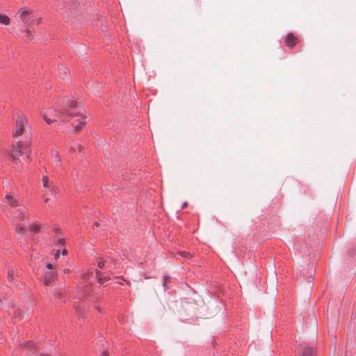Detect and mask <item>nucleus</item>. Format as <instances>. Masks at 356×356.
I'll return each mask as SVG.
<instances>
[{
  "label": "nucleus",
  "instance_id": "obj_1",
  "mask_svg": "<svg viewBox=\"0 0 356 356\" xmlns=\"http://www.w3.org/2000/svg\"><path fill=\"white\" fill-rule=\"evenodd\" d=\"M76 105V103L73 98H65L57 103L55 108L47 109L43 115V118L47 124L65 121L69 116V111H72Z\"/></svg>",
  "mask_w": 356,
  "mask_h": 356
},
{
  "label": "nucleus",
  "instance_id": "obj_2",
  "mask_svg": "<svg viewBox=\"0 0 356 356\" xmlns=\"http://www.w3.org/2000/svg\"><path fill=\"white\" fill-rule=\"evenodd\" d=\"M17 216L13 219V223L15 226V232L23 234L27 224V210L24 207H19L16 209Z\"/></svg>",
  "mask_w": 356,
  "mask_h": 356
},
{
  "label": "nucleus",
  "instance_id": "obj_3",
  "mask_svg": "<svg viewBox=\"0 0 356 356\" xmlns=\"http://www.w3.org/2000/svg\"><path fill=\"white\" fill-rule=\"evenodd\" d=\"M23 153H24L26 155V158L29 159L31 155V149L27 143L18 142L16 144V147L10 154V158L13 162L17 163L20 162L19 157Z\"/></svg>",
  "mask_w": 356,
  "mask_h": 356
},
{
  "label": "nucleus",
  "instance_id": "obj_4",
  "mask_svg": "<svg viewBox=\"0 0 356 356\" xmlns=\"http://www.w3.org/2000/svg\"><path fill=\"white\" fill-rule=\"evenodd\" d=\"M42 183L44 188L42 198L44 199V201L47 203L49 201L50 196H54L57 193L58 188L46 176H44L42 177Z\"/></svg>",
  "mask_w": 356,
  "mask_h": 356
},
{
  "label": "nucleus",
  "instance_id": "obj_5",
  "mask_svg": "<svg viewBox=\"0 0 356 356\" xmlns=\"http://www.w3.org/2000/svg\"><path fill=\"white\" fill-rule=\"evenodd\" d=\"M83 110L80 108H76V106L72 111H69L68 115L72 118H77L74 122L77 121L78 124L74 127V131L78 133L81 131L82 127L86 124L85 121L86 116H84Z\"/></svg>",
  "mask_w": 356,
  "mask_h": 356
},
{
  "label": "nucleus",
  "instance_id": "obj_6",
  "mask_svg": "<svg viewBox=\"0 0 356 356\" xmlns=\"http://www.w3.org/2000/svg\"><path fill=\"white\" fill-rule=\"evenodd\" d=\"M31 9L26 7H23L16 13V14L15 15V19L17 22H21L23 24H26L31 19Z\"/></svg>",
  "mask_w": 356,
  "mask_h": 356
},
{
  "label": "nucleus",
  "instance_id": "obj_7",
  "mask_svg": "<svg viewBox=\"0 0 356 356\" xmlns=\"http://www.w3.org/2000/svg\"><path fill=\"white\" fill-rule=\"evenodd\" d=\"M26 124V121L22 116H18L16 119V130L14 134L15 136H19L23 134L24 127Z\"/></svg>",
  "mask_w": 356,
  "mask_h": 356
},
{
  "label": "nucleus",
  "instance_id": "obj_8",
  "mask_svg": "<svg viewBox=\"0 0 356 356\" xmlns=\"http://www.w3.org/2000/svg\"><path fill=\"white\" fill-rule=\"evenodd\" d=\"M298 41V38L293 33H290L286 35L285 44L287 47L291 48L296 44Z\"/></svg>",
  "mask_w": 356,
  "mask_h": 356
},
{
  "label": "nucleus",
  "instance_id": "obj_9",
  "mask_svg": "<svg viewBox=\"0 0 356 356\" xmlns=\"http://www.w3.org/2000/svg\"><path fill=\"white\" fill-rule=\"evenodd\" d=\"M58 74L59 76L64 81H69L70 80V72L68 69L63 66L60 65L58 67Z\"/></svg>",
  "mask_w": 356,
  "mask_h": 356
},
{
  "label": "nucleus",
  "instance_id": "obj_10",
  "mask_svg": "<svg viewBox=\"0 0 356 356\" xmlns=\"http://www.w3.org/2000/svg\"><path fill=\"white\" fill-rule=\"evenodd\" d=\"M51 158L53 159V161L57 165H61V158L59 155V153L58 151L53 149L51 152Z\"/></svg>",
  "mask_w": 356,
  "mask_h": 356
},
{
  "label": "nucleus",
  "instance_id": "obj_11",
  "mask_svg": "<svg viewBox=\"0 0 356 356\" xmlns=\"http://www.w3.org/2000/svg\"><path fill=\"white\" fill-rule=\"evenodd\" d=\"M95 275H96V278L98 280V282L100 284H104L105 282L110 280L109 277H103L102 273L99 270L95 271Z\"/></svg>",
  "mask_w": 356,
  "mask_h": 356
},
{
  "label": "nucleus",
  "instance_id": "obj_12",
  "mask_svg": "<svg viewBox=\"0 0 356 356\" xmlns=\"http://www.w3.org/2000/svg\"><path fill=\"white\" fill-rule=\"evenodd\" d=\"M55 277L56 273H47L44 278L45 285L49 286L51 282L54 280Z\"/></svg>",
  "mask_w": 356,
  "mask_h": 356
},
{
  "label": "nucleus",
  "instance_id": "obj_13",
  "mask_svg": "<svg viewBox=\"0 0 356 356\" xmlns=\"http://www.w3.org/2000/svg\"><path fill=\"white\" fill-rule=\"evenodd\" d=\"M6 200L11 207H18V202L10 194L6 195Z\"/></svg>",
  "mask_w": 356,
  "mask_h": 356
},
{
  "label": "nucleus",
  "instance_id": "obj_14",
  "mask_svg": "<svg viewBox=\"0 0 356 356\" xmlns=\"http://www.w3.org/2000/svg\"><path fill=\"white\" fill-rule=\"evenodd\" d=\"M298 356H314V350L311 348H305L304 350H300L298 353Z\"/></svg>",
  "mask_w": 356,
  "mask_h": 356
},
{
  "label": "nucleus",
  "instance_id": "obj_15",
  "mask_svg": "<svg viewBox=\"0 0 356 356\" xmlns=\"http://www.w3.org/2000/svg\"><path fill=\"white\" fill-rule=\"evenodd\" d=\"M16 270L15 268H10L8 271V280L10 282H13L15 280Z\"/></svg>",
  "mask_w": 356,
  "mask_h": 356
},
{
  "label": "nucleus",
  "instance_id": "obj_16",
  "mask_svg": "<svg viewBox=\"0 0 356 356\" xmlns=\"http://www.w3.org/2000/svg\"><path fill=\"white\" fill-rule=\"evenodd\" d=\"M0 24L8 25L10 24V18L5 15L0 14Z\"/></svg>",
  "mask_w": 356,
  "mask_h": 356
},
{
  "label": "nucleus",
  "instance_id": "obj_17",
  "mask_svg": "<svg viewBox=\"0 0 356 356\" xmlns=\"http://www.w3.org/2000/svg\"><path fill=\"white\" fill-rule=\"evenodd\" d=\"M83 149V147L76 143H74L70 147L71 151L75 152L76 150H78L81 152Z\"/></svg>",
  "mask_w": 356,
  "mask_h": 356
},
{
  "label": "nucleus",
  "instance_id": "obj_18",
  "mask_svg": "<svg viewBox=\"0 0 356 356\" xmlns=\"http://www.w3.org/2000/svg\"><path fill=\"white\" fill-rule=\"evenodd\" d=\"M178 254L186 259H191L193 257L191 254L185 251H180Z\"/></svg>",
  "mask_w": 356,
  "mask_h": 356
},
{
  "label": "nucleus",
  "instance_id": "obj_19",
  "mask_svg": "<svg viewBox=\"0 0 356 356\" xmlns=\"http://www.w3.org/2000/svg\"><path fill=\"white\" fill-rule=\"evenodd\" d=\"M24 348L28 350H32L33 348V343L31 341L25 342Z\"/></svg>",
  "mask_w": 356,
  "mask_h": 356
},
{
  "label": "nucleus",
  "instance_id": "obj_20",
  "mask_svg": "<svg viewBox=\"0 0 356 356\" xmlns=\"http://www.w3.org/2000/svg\"><path fill=\"white\" fill-rule=\"evenodd\" d=\"M29 229H30L31 232H36L39 231V229H40V225H38V224L31 225V226L29 227Z\"/></svg>",
  "mask_w": 356,
  "mask_h": 356
},
{
  "label": "nucleus",
  "instance_id": "obj_21",
  "mask_svg": "<svg viewBox=\"0 0 356 356\" xmlns=\"http://www.w3.org/2000/svg\"><path fill=\"white\" fill-rule=\"evenodd\" d=\"M105 266V261L102 259H100L99 261H97V266L99 268L102 269Z\"/></svg>",
  "mask_w": 356,
  "mask_h": 356
},
{
  "label": "nucleus",
  "instance_id": "obj_22",
  "mask_svg": "<svg viewBox=\"0 0 356 356\" xmlns=\"http://www.w3.org/2000/svg\"><path fill=\"white\" fill-rule=\"evenodd\" d=\"M54 294L56 299H60L63 296V293L59 291H54Z\"/></svg>",
  "mask_w": 356,
  "mask_h": 356
},
{
  "label": "nucleus",
  "instance_id": "obj_23",
  "mask_svg": "<svg viewBox=\"0 0 356 356\" xmlns=\"http://www.w3.org/2000/svg\"><path fill=\"white\" fill-rule=\"evenodd\" d=\"M64 243V238H59L56 240V244H63Z\"/></svg>",
  "mask_w": 356,
  "mask_h": 356
},
{
  "label": "nucleus",
  "instance_id": "obj_24",
  "mask_svg": "<svg viewBox=\"0 0 356 356\" xmlns=\"http://www.w3.org/2000/svg\"><path fill=\"white\" fill-rule=\"evenodd\" d=\"M25 33H26V36L28 38H31V31L29 29H26L25 30Z\"/></svg>",
  "mask_w": 356,
  "mask_h": 356
},
{
  "label": "nucleus",
  "instance_id": "obj_25",
  "mask_svg": "<svg viewBox=\"0 0 356 356\" xmlns=\"http://www.w3.org/2000/svg\"><path fill=\"white\" fill-rule=\"evenodd\" d=\"M166 283H167V277H164L163 281V285L164 287L166 286Z\"/></svg>",
  "mask_w": 356,
  "mask_h": 356
},
{
  "label": "nucleus",
  "instance_id": "obj_26",
  "mask_svg": "<svg viewBox=\"0 0 356 356\" xmlns=\"http://www.w3.org/2000/svg\"><path fill=\"white\" fill-rule=\"evenodd\" d=\"M101 356H108V354L106 351H103L101 354Z\"/></svg>",
  "mask_w": 356,
  "mask_h": 356
},
{
  "label": "nucleus",
  "instance_id": "obj_27",
  "mask_svg": "<svg viewBox=\"0 0 356 356\" xmlns=\"http://www.w3.org/2000/svg\"><path fill=\"white\" fill-rule=\"evenodd\" d=\"M47 268H48L49 269H51L52 268V264L48 263L46 265Z\"/></svg>",
  "mask_w": 356,
  "mask_h": 356
},
{
  "label": "nucleus",
  "instance_id": "obj_28",
  "mask_svg": "<svg viewBox=\"0 0 356 356\" xmlns=\"http://www.w3.org/2000/svg\"><path fill=\"white\" fill-rule=\"evenodd\" d=\"M60 252L59 250H58L55 254V259H57L59 257Z\"/></svg>",
  "mask_w": 356,
  "mask_h": 356
},
{
  "label": "nucleus",
  "instance_id": "obj_29",
  "mask_svg": "<svg viewBox=\"0 0 356 356\" xmlns=\"http://www.w3.org/2000/svg\"><path fill=\"white\" fill-rule=\"evenodd\" d=\"M63 273H70V270H69V269H67V268L64 269V270H63Z\"/></svg>",
  "mask_w": 356,
  "mask_h": 356
},
{
  "label": "nucleus",
  "instance_id": "obj_30",
  "mask_svg": "<svg viewBox=\"0 0 356 356\" xmlns=\"http://www.w3.org/2000/svg\"><path fill=\"white\" fill-rule=\"evenodd\" d=\"M67 252L66 249H63V252H62V254H63V255H65V254H67Z\"/></svg>",
  "mask_w": 356,
  "mask_h": 356
},
{
  "label": "nucleus",
  "instance_id": "obj_31",
  "mask_svg": "<svg viewBox=\"0 0 356 356\" xmlns=\"http://www.w3.org/2000/svg\"><path fill=\"white\" fill-rule=\"evenodd\" d=\"M54 231H55V232H56V233H58V232H60V229H59V228H58V227H56V228L54 229Z\"/></svg>",
  "mask_w": 356,
  "mask_h": 356
},
{
  "label": "nucleus",
  "instance_id": "obj_32",
  "mask_svg": "<svg viewBox=\"0 0 356 356\" xmlns=\"http://www.w3.org/2000/svg\"><path fill=\"white\" fill-rule=\"evenodd\" d=\"M40 22H41V18H38V19H37V23H38V24H40Z\"/></svg>",
  "mask_w": 356,
  "mask_h": 356
},
{
  "label": "nucleus",
  "instance_id": "obj_33",
  "mask_svg": "<svg viewBox=\"0 0 356 356\" xmlns=\"http://www.w3.org/2000/svg\"><path fill=\"white\" fill-rule=\"evenodd\" d=\"M95 226H97V227H98V226L99 225V224L97 222H96L95 223Z\"/></svg>",
  "mask_w": 356,
  "mask_h": 356
},
{
  "label": "nucleus",
  "instance_id": "obj_34",
  "mask_svg": "<svg viewBox=\"0 0 356 356\" xmlns=\"http://www.w3.org/2000/svg\"><path fill=\"white\" fill-rule=\"evenodd\" d=\"M186 205H187V204H186V202H185V203L183 204L182 207L184 208V207H185Z\"/></svg>",
  "mask_w": 356,
  "mask_h": 356
}]
</instances>
